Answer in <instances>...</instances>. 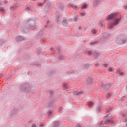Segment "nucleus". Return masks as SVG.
<instances>
[{"instance_id": "52", "label": "nucleus", "mask_w": 127, "mask_h": 127, "mask_svg": "<svg viewBox=\"0 0 127 127\" xmlns=\"http://www.w3.org/2000/svg\"><path fill=\"white\" fill-rule=\"evenodd\" d=\"M119 74L120 75V76H123V75H124V72H120L119 73Z\"/></svg>"}, {"instance_id": "21", "label": "nucleus", "mask_w": 127, "mask_h": 127, "mask_svg": "<svg viewBox=\"0 0 127 127\" xmlns=\"http://www.w3.org/2000/svg\"><path fill=\"white\" fill-rule=\"evenodd\" d=\"M66 73L67 75H71V74H74V73H75V71H68Z\"/></svg>"}, {"instance_id": "8", "label": "nucleus", "mask_w": 127, "mask_h": 127, "mask_svg": "<svg viewBox=\"0 0 127 127\" xmlns=\"http://www.w3.org/2000/svg\"><path fill=\"white\" fill-rule=\"evenodd\" d=\"M16 41L17 42H19V41H22V40H25V38L21 36H18L15 38Z\"/></svg>"}, {"instance_id": "17", "label": "nucleus", "mask_w": 127, "mask_h": 127, "mask_svg": "<svg viewBox=\"0 0 127 127\" xmlns=\"http://www.w3.org/2000/svg\"><path fill=\"white\" fill-rule=\"evenodd\" d=\"M59 8L61 9V10H63V9L64 8V5L63 4H59Z\"/></svg>"}, {"instance_id": "38", "label": "nucleus", "mask_w": 127, "mask_h": 127, "mask_svg": "<svg viewBox=\"0 0 127 127\" xmlns=\"http://www.w3.org/2000/svg\"><path fill=\"white\" fill-rule=\"evenodd\" d=\"M34 65H35V66H36V67H40V64H34Z\"/></svg>"}, {"instance_id": "15", "label": "nucleus", "mask_w": 127, "mask_h": 127, "mask_svg": "<svg viewBox=\"0 0 127 127\" xmlns=\"http://www.w3.org/2000/svg\"><path fill=\"white\" fill-rule=\"evenodd\" d=\"M104 123L105 124H107V123H109V124H114V122L111 119H106Z\"/></svg>"}, {"instance_id": "12", "label": "nucleus", "mask_w": 127, "mask_h": 127, "mask_svg": "<svg viewBox=\"0 0 127 127\" xmlns=\"http://www.w3.org/2000/svg\"><path fill=\"white\" fill-rule=\"evenodd\" d=\"M59 125H60V122H59L58 121H55L53 122V127H58L59 126Z\"/></svg>"}, {"instance_id": "61", "label": "nucleus", "mask_w": 127, "mask_h": 127, "mask_svg": "<svg viewBox=\"0 0 127 127\" xmlns=\"http://www.w3.org/2000/svg\"><path fill=\"white\" fill-rule=\"evenodd\" d=\"M60 50H59V48H58V53H60Z\"/></svg>"}, {"instance_id": "27", "label": "nucleus", "mask_w": 127, "mask_h": 127, "mask_svg": "<svg viewBox=\"0 0 127 127\" xmlns=\"http://www.w3.org/2000/svg\"><path fill=\"white\" fill-rule=\"evenodd\" d=\"M59 18H60V15H58L57 16L55 20L56 21H57V22H58L59 20Z\"/></svg>"}, {"instance_id": "3", "label": "nucleus", "mask_w": 127, "mask_h": 127, "mask_svg": "<svg viewBox=\"0 0 127 127\" xmlns=\"http://www.w3.org/2000/svg\"><path fill=\"white\" fill-rule=\"evenodd\" d=\"M20 91L22 93H28L31 91V86L28 83H25L20 85Z\"/></svg>"}, {"instance_id": "55", "label": "nucleus", "mask_w": 127, "mask_h": 127, "mask_svg": "<svg viewBox=\"0 0 127 127\" xmlns=\"http://www.w3.org/2000/svg\"><path fill=\"white\" fill-rule=\"evenodd\" d=\"M108 107H109L110 111H112V108L111 107L109 106Z\"/></svg>"}, {"instance_id": "26", "label": "nucleus", "mask_w": 127, "mask_h": 127, "mask_svg": "<svg viewBox=\"0 0 127 127\" xmlns=\"http://www.w3.org/2000/svg\"><path fill=\"white\" fill-rule=\"evenodd\" d=\"M91 32L92 34H93L94 35L96 34H97V31L95 29H93L91 30Z\"/></svg>"}, {"instance_id": "29", "label": "nucleus", "mask_w": 127, "mask_h": 127, "mask_svg": "<svg viewBox=\"0 0 127 127\" xmlns=\"http://www.w3.org/2000/svg\"><path fill=\"white\" fill-rule=\"evenodd\" d=\"M97 43H98V41H95V42H91L90 43V45H93V44H96Z\"/></svg>"}, {"instance_id": "10", "label": "nucleus", "mask_w": 127, "mask_h": 127, "mask_svg": "<svg viewBox=\"0 0 127 127\" xmlns=\"http://www.w3.org/2000/svg\"><path fill=\"white\" fill-rule=\"evenodd\" d=\"M54 102H55V99H52L51 100H50L48 103V107L49 108H51L53 107Z\"/></svg>"}, {"instance_id": "5", "label": "nucleus", "mask_w": 127, "mask_h": 127, "mask_svg": "<svg viewBox=\"0 0 127 127\" xmlns=\"http://www.w3.org/2000/svg\"><path fill=\"white\" fill-rule=\"evenodd\" d=\"M101 88H103L105 90V91H108L111 87H112V84L107 83L104 84V83H101L100 85Z\"/></svg>"}, {"instance_id": "19", "label": "nucleus", "mask_w": 127, "mask_h": 127, "mask_svg": "<svg viewBox=\"0 0 127 127\" xmlns=\"http://www.w3.org/2000/svg\"><path fill=\"white\" fill-rule=\"evenodd\" d=\"M101 106H97L96 108L97 113H100L101 111Z\"/></svg>"}, {"instance_id": "40", "label": "nucleus", "mask_w": 127, "mask_h": 127, "mask_svg": "<svg viewBox=\"0 0 127 127\" xmlns=\"http://www.w3.org/2000/svg\"><path fill=\"white\" fill-rule=\"evenodd\" d=\"M52 74H55V71L53 70L51 72H50V75H52Z\"/></svg>"}, {"instance_id": "16", "label": "nucleus", "mask_w": 127, "mask_h": 127, "mask_svg": "<svg viewBox=\"0 0 127 127\" xmlns=\"http://www.w3.org/2000/svg\"><path fill=\"white\" fill-rule=\"evenodd\" d=\"M100 53L98 52H95L94 53L93 56H94L95 58L97 59V58L100 56Z\"/></svg>"}, {"instance_id": "7", "label": "nucleus", "mask_w": 127, "mask_h": 127, "mask_svg": "<svg viewBox=\"0 0 127 127\" xmlns=\"http://www.w3.org/2000/svg\"><path fill=\"white\" fill-rule=\"evenodd\" d=\"M102 2V0H94L93 2V6L95 7V6H97L98 4L101 3Z\"/></svg>"}, {"instance_id": "49", "label": "nucleus", "mask_w": 127, "mask_h": 127, "mask_svg": "<svg viewBox=\"0 0 127 127\" xmlns=\"http://www.w3.org/2000/svg\"><path fill=\"white\" fill-rule=\"evenodd\" d=\"M62 110V107H60L59 108V112H61Z\"/></svg>"}, {"instance_id": "11", "label": "nucleus", "mask_w": 127, "mask_h": 127, "mask_svg": "<svg viewBox=\"0 0 127 127\" xmlns=\"http://www.w3.org/2000/svg\"><path fill=\"white\" fill-rule=\"evenodd\" d=\"M93 79H92V77H88L86 79V83L88 84V85H92L93 84Z\"/></svg>"}, {"instance_id": "39", "label": "nucleus", "mask_w": 127, "mask_h": 127, "mask_svg": "<svg viewBox=\"0 0 127 127\" xmlns=\"http://www.w3.org/2000/svg\"><path fill=\"white\" fill-rule=\"evenodd\" d=\"M108 71H109V72H113V68H112V67H109Z\"/></svg>"}, {"instance_id": "20", "label": "nucleus", "mask_w": 127, "mask_h": 127, "mask_svg": "<svg viewBox=\"0 0 127 127\" xmlns=\"http://www.w3.org/2000/svg\"><path fill=\"white\" fill-rule=\"evenodd\" d=\"M62 23L64 26H67V19L64 20L62 21Z\"/></svg>"}, {"instance_id": "56", "label": "nucleus", "mask_w": 127, "mask_h": 127, "mask_svg": "<svg viewBox=\"0 0 127 127\" xmlns=\"http://www.w3.org/2000/svg\"><path fill=\"white\" fill-rule=\"evenodd\" d=\"M96 67H99V64H95Z\"/></svg>"}, {"instance_id": "25", "label": "nucleus", "mask_w": 127, "mask_h": 127, "mask_svg": "<svg viewBox=\"0 0 127 127\" xmlns=\"http://www.w3.org/2000/svg\"><path fill=\"white\" fill-rule=\"evenodd\" d=\"M59 60H62L63 59H64V57L62 55H60L59 57Z\"/></svg>"}, {"instance_id": "42", "label": "nucleus", "mask_w": 127, "mask_h": 127, "mask_svg": "<svg viewBox=\"0 0 127 127\" xmlns=\"http://www.w3.org/2000/svg\"><path fill=\"white\" fill-rule=\"evenodd\" d=\"M46 7H47L48 8H49V7H50V4H49V3H47V4H46Z\"/></svg>"}, {"instance_id": "1", "label": "nucleus", "mask_w": 127, "mask_h": 127, "mask_svg": "<svg viewBox=\"0 0 127 127\" xmlns=\"http://www.w3.org/2000/svg\"><path fill=\"white\" fill-rule=\"evenodd\" d=\"M35 21L32 19L27 20L26 23H23L21 25L20 31L23 33H27L29 30L35 29Z\"/></svg>"}, {"instance_id": "44", "label": "nucleus", "mask_w": 127, "mask_h": 127, "mask_svg": "<svg viewBox=\"0 0 127 127\" xmlns=\"http://www.w3.org/2000/svg\"><path fill=\"white\" fill-rule=\"evenodd\" d=\"M88 55H92V52L89 51L87 53Z\"/></svg>"}, {"instance_id": "58", "label": "nucleus", "mask_w": 127, "mask_h": 127, "mask_svg": "<svg viewBox=\"0 0 127 127\" xmlns=\"http://www.w3.org/2000/svg\"><path fill=\"white\" fill-rule=\"evenodd\" d=\"M106 111H107V113H109V112H110V110H109L108 109H106Z\"/></svg>"}, {"instance_id": "18", "label": "nucleus", "mask_w": 127, "mask_h": 127, "mask_svg": "<svg viewBox=\"0 0 127 127\" xmlns=\"http://www.w3.org/2000/svg\"><path fill=\"white\" fill-rule=\"evenodd\" d=\"M63 87L64 88V89H68L69 88V85H68V84L67 83H63L62 85Z\"/></svg>"}, {"instance_id": "36", "label": "nucleus", "mask_w": 127, "mask_h": 127, "mask_svg": "<svg viewBox=\"0 0 127 127\" xmlns=\"http://www.w3.org/2000/svg\"><path fill=\"white\" fill-rule=\"evenodd\" d=\"M80 15L81 17H83V16H85V15H86V13L84 12L81 13Z\"/></svg>"}, {"instance_id": "43", "label": "nucleus", "mask_w": 127, "mask_h": 127, "mask_svg": "<svg viewBox=\"0 0 127 127\" xmlns=\"http://www.w3.org/2000/svg\"><path fill=\"white\" fill-rule=\"evenodd\" d=\"M103 123H104V121H101V122H100V124H99V126H100V127H102V126H103Z\"/></svg>"}, {"instance_id": "2", "label": "nucleus", "mask_w": 127, "mask_h": 127, "mask_svg": "<svg viewBox=\"0 0 127 127\" xmlns=\"http://www.w3.org/2000/svg\"><path fill=\"white\" fill-rule=\"evenodd\" d=\"M119 14L117 13H112L109 15L106 18V20H111L113 21L111 24H110L108 28L109 29H112L114 26H116V25H118L119 24V22H120V20L122 19V17L118 18Z\"/></svg>"}, {"instance_id": "63", "label": "nucleus", "mask_w": 127, "mask_h": 127, "mask_svg": "<svg viewBox=\"0 0 127 127\" xmlns=\"http://www.w3.org/2000/svg\"><path fill=\"white\" fill-rule=\"evenodd\" d=\"M81 26H80L79 27H78V29H81Z\"/></svg>"}, {"instance_id": "4", "label": "nucleus", "mask_w": 127, "mask_h": 127, "mask_svg": "<svg viewBox=\"0 0 127 127\" xmlns=\"http://www.w3.org/2000/svg\"><path fill=\"white\" fill-rule=\"evenodd\" d=\"M127 36L125 35H119L116 39V42L117 44H124L127 42Z\"/></svg>"}, {"instance_id": "14", "label": "nucleus", "mask_w": 127, "mask_h": 127, "mask_svg": "<svg viewBox=\"0 0 127 127\" xmlns=\"http://www.w3.org/2000/svg\"><path fill=\"white\" fill-rule=\"evenodd\" d=\"M82 94H83L82 91H80L79 92L76 91L73 92V95L74 96H79V95H81Z\"/></svg>"}, {"instance_id": "31", "label": "nucleus", "mask_w": 127, "mask_h": 127, "mask_svg": "<svg viewBox=\"0 0 127 127\" xmlns=\"http://www.w3.org/2000/svg\"><path fill=\"white\" fill-rule=\"evenodd\" d=\"M41 53V49H38L37 50V54H38V55H39V54H40Z\"/></svg>"}, {"instance_id": "48", "label": "nucleus", "mask_w": 127, "mask_h": 127, "mask_svg": "<svg viewBox=\"0 0 127 127\" xmlns=\"http://www.w3.org/2000/svg\"><path fill=\"white\" fill-rule=\"evenodd\" d=\"M49 94H50V96H52V95L53 94V91H50L49 92Z\"/></svg>"}, {"instance_id": "62", "label": "nucleus", "mask_w": 127, "mask_h": 127, "mask_svg": "<svg viewBox=\"0 0 127 127\" xmlns=\"http://www.w3.org/2000/svg\"><path fill=\"white\" fill-rule=\"evenodd\" d=\"M45 2H46V0H44L43 3H45Z\"/></svg>"}, {"instance_id": "46", "label": "nucleus", "mask_w": 127, "mask_h": 127, "mask_svg": "<svg viewBox=\"0 0 127 127\" xmlns=\"http://www.w3.org/2000/svg\"><path fill=\"white\" fill-rule=\"evenodd\" d=\"M76 127H82V126L79 124H77L76 125Z\"/></svg>"}, {"instance_id": "57", "label": "nucleus", "mask_w": 127, "mask_h": 127, "mask_svg": "<svg viewBox=\"0 0 127 127\" xmlns=\"http://www.w3.org/2000/svg\"><path fill=\"white\" fill-rule=\"evenodd\" d=\"M32 127H36V126L33 124L32 125Z\"/></svg>"}, {"instance_id": "60", "label": "nucleus", "mask_w": 127, "mask_h": 127, "mask_svg": "<svg viewBox=\"0 0 127 127\" xmlns=\"http://www.w3.org/2000/svg\"><path fill=\"white\" fill-rule=\"evenodd\" d=\"M49 22H50V21L49 20H48L47 21V24H48L49 23Z\"/></svg>"}, {"instance_id": "45", "label": "nucleus", "mask_w": 127, "mask_h": 127, "mask_svg": "<svg viewBox=\"0 0 127 127\" xmlns=\"http://www.w3.org/2000/svg\"><path fill=\"white\" fill-rule=\"evenodd\" d=\"M117 73H118V74H120V73H121V69H118L117 70Z\"/></svg>"}, {"instance_id": "24", "label": "nucleus", "mask_w": 127, "mask_h": 127, "mask_svg": "<svg viewBox=\"0 0 127 127\" xmlns=\"http://www.w3.org/2000/svg\"><path fill=\"white\" fill-rule=\"evenodd\" d=\"M87 4H84L81 7V9H85V8H87Z\"/></svg>"}, {"instance_id": "32", "label": "nucleus", "mask_w": 127, "mask_h": 127, "mask_svg": "<svg viewBox=\"0 0 127 127\" xmlns=\"http://www.w3.org/2000/svg\"><path fill=\"white\" fill-rule=\"evenodd\" d=\"M89 67H90V64H87L85 65V68H88Z\"/></svg>"}, {"instance_id": "41", "label": "nucleus", "mask_w": 127, "mask_h": 127, "mask_svg": "<svg viewBox=\"0 0 127 127\" xmlns=\"http://www.w3.org/2000/svg\"><path fill=\"white\" fill-rule=\"evenodd\" d=\"M26 10H31V8L30 7H27L26 8Z\"/></svg>"}, {"instance_id": "28", "label": "nucleus", "mask_w": 127, "mask_h": 127, "mask_svg": "<svg viewBox=\"0 0 127 127\" xmlns=\"http://www.w3.org/2000/svg\"><path fill=\"white\" fill-rule=\"evenodd\" d=\"M4 43V40L3 39H0V45H1Z\"/></svg>"}, {"instance_id": "59", "label": "nucleus", "mask_w": 127, "mask_h": 127, "mask_svg": "<svg viewBox=\"0 0 127 127\" xmlns=\"http://www.w3.org/2000/svg\"><path fill=\"white\" fill-rule=\"evenodd\" d=\"M39 127H43V124H40Z\"/></svg>"}, {"instance_id": "22", "label": "nucleus", "mask_w": 127, "mask_h": 127, "mask_svg": "<svg viewBox=\"0 0 127 127\" xmlns=\"http://www.w3.org/2000/svg\"><path fill=\"white\" fill-rule=\"evenodd\" d=\"M47 114H48V117H49L51 115H52V111L49 110L47 111Z\"/></svg>"}, {"instance_id": "30", "label": "nucleus", "mask_w": 127, "mask_h": 127, "mask_svg": "<svg viewBox=\"0 0 127 127\" xmlns=\"http://www.w3.org/2000/svg\"><path fill=\"white\" fill-rule=\"evenodd\" d=\"M10 9L11 10H12V11H13L15 10V9H16V7H14V6L10 7Z\"/></svg>"}, {"instance_id": "6", "label": "nucleus", "mask_w": 127, "mask_h": 127, "mask_svg": "<svg viewBox=\"0 0 127 127\" xmlns=\"http://www.w3.org/2000/svg\"><path fill=\"white\" fill-rule=\"evenodd\" d=\"M111 35L109 34H108L107 33H103L102 34V36L100 38V40L101 41H105V40H107L108 38H109L110 37Z\"/></svg>"}, {"instance_id": "13", "label": "nucleus", "mask_w": 127, "mask_h": 127, "mask_svg": "<svg viewBox=\"0 0 127 127\" xmlns=\"http://www.w3.org/2000/svg\"><path fill=\"white\" fill-rule=\"evenodd\" d=\"M43 33H44L43 31L40 30V32L36 35V37H38V38L41 37L42 35H43Z\"/></svg>"}, {"instance_id": "34", "label": "nucleus", "mask_w": 127, "mask_h": 127, "mask_svg": "<svg viewBox=\"0 0 127 127\" xmlns=\"http://www.w3.org/2000/svg\"><path fill=\"white\" fill-rule=\"evenodd\" d=\"M0 11L1 12H4V9H3V7L0 8Z\"/></svg>"}, {"instance_id": "53", "label": "nucleus", "mask_w": 127, "mask_h": 127, "mask_svg": "<svg viewBox=\"0 0 127 127\" xmlns=\"http://www.w3.org/2000/svg\"><path fill=\"white\" fill-rule=\"evenodd\" d=\"M108 116H109V114L106 115L104 117V119H106V118H108Z\"/></svg>"}, {"instance_id": "54", "label": "nucleus", "mask_w": 127, "mask_h": 127, "mask_svg": "<svg viewBox=\"0 0 127 127\" xmlns=\"http://www.w3.org/2000/svg\"><path fill=\"white\" fill-rule=\"evenodd\" d=\"M2 76H3V74L0 73V79H1V78H2Z\"/></svg>"}, {"instance_id": "64", "label": "nucleus", "mask_w": 127, "mask_h": 127, "mask_svg": "<svg viewBox=\"0 0 127 127\" xmlns=\"http://www.w3.org/2000/svg\"><path fill=\"white\" fill-rule=\"evenodd\" d=\"M50 50H53V48H51Z\"/></svg>"}, {"instance_id": "33", "label": "nucleus", "mask_w": 127, "mask_h": 127, "mask_svg": "<svg viewBox=\"0 0 127 127\" xmlns=\"http://www.w3.org/2000/svg\"><path fill=\"white\" fill-rule=\"evenodd\" d=\"M43 5V3H38L37 6H42Z\"/></svg>"}, {"instance_id": "47", "label": "nucleus", "mask_w": 127, "mask_h": 127, "mask_svg": "<svg viewBox=\"0 0 127 127\" xmlns=\"http://www.w3.org/2000/svg\"><path fill=\"white\" fill-rule=\"evenodd\" d=\"M74 21H77L78 18L76 17H74Z\"/></svg>"}, {"instance_id": "9", "label": "nucleus", "mask_w": 127, "mask_h": 127, "mask_svg": "<svg viewBox=\"0 0 127 127\" xmlns=\"http://www.w3.org/2000/svg\"><path fill=\"white\" fill-rule=\"evenodd\" d=\"M18 110H19L18 108H15L11 110V114L12 117V116H13V115H15L17 113V111H18Z\"/></svg>"}, {"instance_id": "23", "label": "nucleus", "mask_w": 127, "mask_h": 127, "mask_svg": "<svg viewBox=\"0 0 127 127\" xmlns=\"http://www.w3.org/2000/svg\"><path fill=\"white\" fill-rule=\"evenodd\" d=\"M87 105H88V107H92V106H93V105H94V104L93 103V102L90 101V102H88L87 103Z\"/></svg>"}, {"instance_id": "51", "label": "nucleus", "mask_w": 127, "mask_h": 127, "mask_svg": "<svg viewBox=\"0 0 127 127\" xmlns=\"http://www.w3.org/2000/svg\"><path fill=\"white\" fill-rule=\"evenodd\" d=\"M123 8L124 9H127V5L124 6Z\"/></svg>"}, {"instance_id": "35", "label": "nucleus", "mask_w": 127, "mask_h": 127, "mask_svg": "<svg viewBox=\"0 0 127 127\" xmlns=\"http://www.w3.org/2000/svg\"><path fill=\"white\" fill-rule=\"evenodd\" d=\"M112 96V94L111 93H108L107 95H106V97L109 98Z\"/></svg>"}, {"instance_id": "50", "label": "nucleus", "mask_w": 127, "mask_h": 127, "mask_svg": "<svg viewBox=\"0 0 127 127\" xmlns=\"http://www.w3.org/2000/svg\"><path fill=\"white\" fill-rule=\"evenodd\" d=\"M103 66H104V68H106V67L108 66V64H103Z\"/></svg>"}, {"instance_id": "37", "label": "nucleus", "mask_w": 127, "mask_h": 127, "mask_svg": "<svg viewBox=\"0 0 127 127\" xmlns=\"http://www.w3.org/2000/svg\"><path fill=\"white\" fill-rule=\"evenodd\" d=\"M99 25V26H100V27H103V26H104V25L101 22H100Z\"/></svg>"}]
</instances>
